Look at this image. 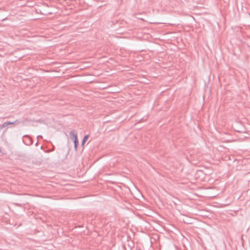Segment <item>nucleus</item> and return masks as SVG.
Returning a JSON list of instances; mask_svg holds the SVG:
<instances>
[{
	"instance_id": "f03ea898",
	"label": "nucleus",
	"mask_w": 250,
	"mask_h": 250,
	"mask_svg": "<svg viewBox=\"0 0 250 250\" xmlns=\"http://www.w3.org/2000/svg\"><path fill=\"white\" fill-rule=\"evenodd\" d=\"M74 147H75V150H76L77 148V146L79 143L78 138H76L74 140Z\"/></svg>"
},
{
	"instance_id": "20e7f679",
	"label": "nucleus",
	"mask_w": 250,
	"mask_h": 250,
	"mask_svg": "<svg viewBox=\"0 0 250 250\" xmlns=\"http://www.w3.org/2000/svg\"><path fill=\"white\" fill-rule=\"evenodd\" d=\"M8 125L7 122L4 123L2 125L0 126V128L2 129L6 127Z\"/></svg>"
},
{
	"instance_id": "7ed1b4c3",
	"label": "nucleus",
	"mask_w": 250,
	"mask_h": 250,
	"mask_svg": "<svg viewBox=\"0 0 250 250\" xmlns=\"http://www.w3.org/2000/svg\"><path fill=\"white\" fill-rule=\"evenodd\" d=\"M88 137H89L88 135H86L84 137V138L83 140V141H82V145H83L84 144V143L87 141V140L88 138Z\"/></svg>"
},
{
	"instance_id": "f257e3e1",
	"label": "nucleus",
	"mask_w": 250,
	"mask_h": 250,
	"mask_svg": "<svg viewBox=\"0 0 250 250\" xmlns=\"http://www.w3.org/2000/svg\"><path fill=\"white\" fill-rule=\"evenodd\" d=\"M70 136L72 138H74V140L77 138V134L75 132V131H71L69 133Z\"/></svg>"
},
{
	"instance_id": "39448f33",
	"label": "nucleus",
	"mask_w": 250,
	"mask_h": 250,
	"mask_svg": "<svg viewBox=\"0 0 250 250\" xmlns=\"http://www.w3.org/2000/svg\"><path fill=\"white\" fill-rule=\"evenodd\" d=\"M17 122H18V120H16L15 122H7V124H8V125H13V124L17 123Z\"/></svg>"
},
{
	"instance_id": "423d86ee",
	"label": "nucleus",
	"mask_w": 250,
	"mask_h": 250,
	"mask_svg": "<svg viewBox=\"0 0 250 250\" xmlns=\"http://www.w3.org/2000/svg\"><path fill=\"white\" fill-rule=\"evenodd\" d=\"M24 137H29L28 135H25V136H24Z\"/></svg>"
}]
</instances>
